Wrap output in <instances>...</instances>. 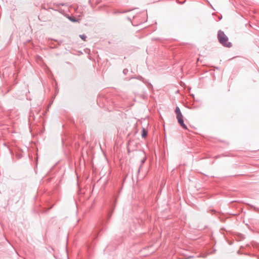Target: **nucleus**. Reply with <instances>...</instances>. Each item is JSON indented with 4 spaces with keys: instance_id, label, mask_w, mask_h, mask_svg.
Wrapping results in <instances>:
<instances>
[{
    "instance_id": "obj_3",
    "label": "nucleus",
    "mask_w": 259,
    "mask_h": 259,
    "mask_svg": "<svg viewBox=\"0 0 259 259\" xmlns=\"http://www.w3.org/2000/svg\"><path fill=\"white\" fill-rule=\"evenodd\" d=\"M142 136L144 138L146 137L147 136V132L144 128H143L142 130Z\"/></svg>"
},
{
    "instance_id": "obj_2",
    "label": "nucleus",
    "mask_w": 259,
    "mask_h": 259,
    "mask_svg": "<svg viewBox=\"0 0 259 259\" xmlns=\"http://www.w3.org/2000/svg\"><path fill=\"white\" fill-rule=\"evenodd\" d=\"M175 112L177 115V118L179 123L185 129H187V126L184 124L183 121V116L181 112L179 107H177L175 110Z\"/></svg>"
},
{
    "instance_id": "obj_4",
    "label": "nucleus",
    "mask_w": 259,
    "mask_h": 259,
    "mask_svg": "<svg viewBox=\"0 0 259 259\" xmlns=\"http://www.w3.org/2000/svg\"><path fill=\"white\" fill-rule=\"evenodd\" d=\"M80 37L82 40H83L84 41H85V38H86V36H85V35H83H83H80Z\"/></svg>"
},
{
    "instance_id": "obj_1",
    "label": "nucleus",
    "mask_w": 259,
    "mask_h": 259,
    "mask_svg": "<svg viewBox=\"0 0 259 259\" xmlns=\"http://www.w3.org/2000/svg\"><path fill=\"white\" fill-rule=\"evenodd\" d=\"M218 37L220 43L227 47H230L231 43L228 41V38L224 32L220 31L218 32Z\"/></svg>"
}]
</instances>
